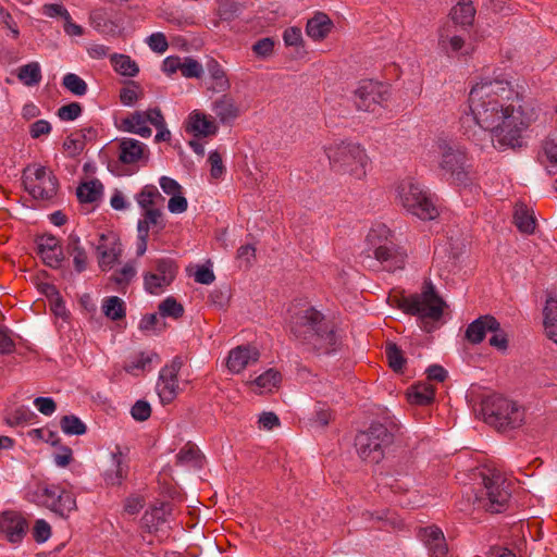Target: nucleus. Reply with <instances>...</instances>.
I'll return each instance as SVG.
<instances>
[{
	"mask_svg": "<svg viewBox=\"0 0 557 557\" xmlns=\"http://www.w3.org/2000/svg\"><path fill=\"white\" fill-rule=\"evenodd\" d=\"M469 113L495 149L520 147L523 134L534 123L533 110L524 107L512 84L502 75L484 74L471 87Z\"/></svg>",
	"mask_w": 557,
	"mask_h": 557,
	"instance_id": "nucleus-1",
	"label": "nucleus"
},
{
	"mask_svg": "<svg viewBox=\"0 0 557 557\" xmlns=\"http://www.w3.org/2000/svg\"><path fill=\"white\" fill-rule=\"evenodd\" d=\"M292 333L304 346L318 354H331L342 342L334 323L314 308L305 309L296 318Z\"/></svg>",
	"mask_w": 557,
	"mask_h": 557,
	"instance_id": "nucleus-2",
	"label": "nucleus"
},
{
	"mask_svg": "<svg viewBox=\"0 0 557 557\" xmlns=\"http://www.w3.org/2000/svg\"><path fill=\"white\" fill-rule=\"evenodd\" d=\"M332 171L350 181H364L371 166L367 149L352 140H334L323 147Z\"/></svg>",
	"mask_w": 557,
	"mask_h": 557,
	"instance_id": "nucleus-3",
	"label": "nucleus"
},
{
	"mask_svg": "<svg viewBox=\"0 0 557 557\" xmlns=\"http://www.w3.org/2000/svg\"><path fill=\"white\" fill-rule=\"evenodd\" d=\"M395 201L407 213L422 221H433L441 214L437 198L411 177L405 178L396 185Z\"/></svg>",
	"mask_w": 557,
	"mask_h": 557,
	"instance_id": "nucleus-4",
	"label": "nucleus"
},
{
	"mask_svg": "<svg viewBox=\"0 0 557 557\" xmlns=\"http://www.w3.org/2000/svg\"><path fill=\"white\" fill-rule=\"evenodd\" d=\"M481 476L482 486L476 493L479 506L491 512L505 510L511 496L512 480L495 468H485Z\"/></svg>",
	"mask_w": 557,
	"mask_h": 557,
	"instance_id": "nucleus-5",
	"label": "nucleus"
},
{
	"mask_svg": "<svg viewBox=\"0 0 557 557\" xmlns=\"http://www.w3.org/2000/svg\"><path fill=\"white\" fill-rule=\"evenodd\" d=\"M438 149L441 151L438 160L441 176L457 186L470 184L473 176V166L468 151L458 145L446 141H441Z\"/></svg>",
	"mask_w": 557,
	"mask_h": 557,
	"instance_id": "nucleus-6",
	"label": "nucleus"
},
{
	"mask_svg": "<svg viewBox=\"0 0 557 557\" xmlns=\"http://www.w3.org/2000/svg\"><path fill=\"white\" fill-rule=\"evenodd\" d=\"M482 414L486 423L500 431L518 429L523 425L525 420V411L522 406L498 394L484 398Z\"/></svg>",
	"mask_w": 557,
	"mask_h": 557,
	"instance_id": "nucleus-7",
	"label": "nucleus"
},
{
	"mask_svg": "<svg viewBox=\"0 0 557 557\" xmlns=\"http://www.w3.org/2000/svg\"><path fill=\"white\" fill-rule=\"evenodd\" d=\"M388 300L397 301L398 307L406 313L431 320L441 319L445 305L431 284L425 285L420 294L399 299L391 296Z\"/></svg>",
	"mask_w": 557,
	"mask_h": 557,
	"instance_id": "nucleus-8",
	"label": "nucleus"
},
{
	"mask_svg": "<svg viewBox=\"0 0 557 557\" xmlns=\"http://www.w3.org/2000/svg\"><path fill=\"white\" fill-rule=\"evenodd\" d=\"M393 442V434L381 423H372L360 432L355 440L358 455L366 461L377 463L384 457V450Z\"/></svg>",
	"mask_w": 557,
	"mask_h": 557,
	"instance_id": "nucleus-9",
	"label": "nucleus"
},
{
	"mask_svg": "<svg viewBox=\"0 0 557 557\" xmlns=\"http://www.w3.org/2000/svg\"><path fill=\"white\" fill-rule=\"evenodd\" d=\"M33 500L61 517H67L76 509L74 494L59 484H38L33 493Z\"/></svg>",
	"mask_w": 557,
	"mask_h": 557,
	"instance_id": "nucleus-10",
	"label": "nucleus"
},
{
	"mask_svg": "<svg viewBox=\"0 0 557 557\" xmlns=\"http://www.w3.org/2000/svg\"><path fill=\"white\" fill-rule=\"evenodd\" d=\"M135 200L141 210L137 224L149 225L158 232L164 230L165 218L162 211L164 198L154 185H146L136 194Z\"/></svg>",
	"mask_w": 557,
	"mask_h": 557,
	"instance_id": "nucleus-11",
	"label": "nucleus"
},
{
	"mask_svg": "<svg viewBox=\"0 0 557 557\" xmlns=\"http://www.w3.org/2000/svg\"><path fill=\"white\" fill-rule=\"evenodd\" d=\"M389 85L374 79H361L354 90V102L358 110L375 112L391 99Z\"/></svg>",
	"mask_w": 557,
	"mask_h": 557,
	"instance_id": "nucleus-12",
	"label": "nucleus"
},
{
	"mask_svg": "<svg viewBox=\"0 0 557 557\" xmlns=\"http://www.w3.org/2000/svg\"><path fill=\"white\" fill-rule=\"evenodd\" d=\"M437 51L448 59H461L473 52L466 34L454 23H444L437 29Z\"/></svg>",
	"mask_w": 557,
	"mask_h": 557,
	"instance_id": "nucleus-13",
	"label": "nucleus"
},
{
	"mask_svg": "<svg viewBox=\"0 0 557 557\" xmlns=\"http://www.w3.org/2000/svg\"><path fill=\"white\" fill-rule=\"evenodd\" d=\"M24 186L36 199H50L57 194L58 181L46 166L29 165L24 172Z\"/></svg>",
	"mask_w": 557,
	"mask_h": 557,
	"instance_id": "nucleus-14",
	"label": "nucleus"
},
{
	"mask_svg": "<svg viewBox=\"0 0 557 557\" xmlns=\"http://www.w3.org/2000/svg\"><path fill=\"white\" fill-rule=\"evenodd\" d=\"M178 267L170 258L156 259L152 269L144 275V287L151 295H161L173 283Z\"/></svg>",
	"mask_w": 557,
	"mask_h": 557,
	"instance_id": "nucleus-15",
	"label": "nucleus"
},
{
	"mask_svg": "<svg viewBox=\"0 0 557 557\" xmlns=\"http://www.w3.org/2000/svg\"><path fill=\"white\" fill-rule=\"evenodd\" d=\"M163 115L159 109H149L147 111H135L120 120V128L124 132L137 134L144 138L151 136L152 132L149 125L161 127Z\"/></svg>",
	"mask_w": 557,
	"mask_h": 557,
	"instance_id": "nucleus-16",
	"label": "nucleus"
},
{
	"mask_svg": "<svg viewBox=\"0 0 557 557\" xmlns=\"http://www.w3.org/2000/svg\"><path fill=\"white\" fill-rule=\"evenodd\" d=\"M183 366L180 358H174L171 363L165 364L159 373L157 393L162 404H171L180 394L181 387L178 373Z\"/></svg>",
	"mask_w": 557,
	"mask_h": 557,
	"instance_id": "nucleus-17",
	"label": "nucleus"
},
{
	"mask_svg": "<svg viewBox=\"0 0 557 557\" xmlns=\"http://www.w3.org/2000/svg\"><path fill=\"white\" fill-rule=\"evenodd\" d=\"M260 359V350L255 345H238L228 351L225 366L230 373L239 374Z\"/></svg>",
	"mask_w": 557,
	"mask_h": 557,
	"instance_id": "nucleus-18",
	"label": "nucleus"
},
{
	"mask_svg": "<svg viewBox=\"0 0 557 557\" xmlns=\"http://www.w3.org/2000/svg\"><path fill=\"white\" fill-rule=\"evenodd\" d=\"M184 128L196 138H207L216 135L219 125L215 117L195 109L188 114Z\"/></svg>",
	"mask_w": 557,
	"mask_h": 557,
	"instance_id": "nucleus-19",
	"label": "nucleus"
},
{
	"mask_svg": "<svg viewBox=\"0 0 557 557\" xmlns=\"http://www.w3.org/2000/svg\"><path fill=\"white\" fill-rule=\"evenodd\" d=\"M122 255V245L116 234H102L97 245L99 267L102 271L111 270Z\"/></svg>",
	"mask_w": 557,
	"mask_h": 557,
	"instance_id": "nucleus-20",
	"label": "nucleus"
},
{
	"mask_svg": "<svg viewBox=\"0 0 557 557\" xmlns=\"http://www.w3.org/2000/svg\"><path fill=\"white\" fill-rule=\"evenodd\" d=\"M27 522L23 516L15 511L0 513V532L11 543H18L26 533Z\"/></svg>",
	"mask_w": 557,
	"mask_h": 557,
	"instance_id": "nucleus-21",
	"label": "nucleus"
},
{
	"mask_svg": "<svg viewBox=\"0 0 557 557\" xmlns=\"http://www.w3.org/2000/svg\"><path fill=\"white\" fill-rule=\"evenodd\" d=\"M419 539L428 548L431 557H447L448 546L443 531L436 525H428L419 531Z\"/></svg>",
	"mask_w": 557,
	"mask_h": 557,
	"instance_id": "nucleus-22",
	"label": "nucleus"
},
{
	"mask_svg": "<svg viewBox=\"0 0 557 557\" xmlns=\"http://www.w3.org/2000/svg\"><path fill=\"white\" fill-rule=\"evenodd\" d=\"M374 258L388 271L403 269L406 262L407 252L396 240L380 247L373 252Z\"/></svg>",
	"mask_w": 557,
	"mask_h": 557,
	"instance_id": "nucleus-23",
	"label": "nucleus"
},
{
	"mask_svg": "<svg viewBox=\"0 0 557 557\" xmlns=\"http://www.w3.org/2000/svg\"><path fill=\"white\" fill-rule=\"evenodd\" d=\"M149 150L141 141L122 138L119 141V160L124 164H136L148 159Z\"/></svg>",
	"mask_w": 557,
	"mask_h": 557,
	"instance_id": "nucleus-24",
	"label": "nucleus"
},
{
	"mask_svg": "<svg viewBox=\"0 0 557 557\" xmlns=\"http://www.w3.org/2000/svg\"><path fill=\"white\" fill-rule=\"evenodd\" d=\"M211 110L222 124H230L242 114V110L236 100L225 92L211 103Z\"/></svg>",
	"mask_w": 557,
	"mask_h": 557,
	"instance_id": "nucleus-25",
	"label": "nucleus"
},
{
	"mask_svg": "<svg viewBox=\"0 0 557 557\" xmlns=\"http://www.w3.org/2000/svg\"><path fill=\"white\" fill-rule=\"evenodd\" d=\"M497 327L498 321L493 315H481L467 326L465 337L469 343L476 345L483 342L487 333L496 331Z\"/></svg>",
	"mask_w": 557,
	"mask_h": 557,
	"instance_id": "nucleus-26",
	"label": "nucleus"
},
{
	"mask_svg": "<svg viewBox=\"0 0 557 557\" xmlns=\"http://www.w3.org/2000/svg\"><path fill=\"white\" fill-rule=\"evenodd\" d=\"M282 382V374L276 369H268L253 380L245 384L256 394H268L276 391Z\"/></svg>",
	"mask_w": 557,
	"mask_h": 557,
	"instance_id": "nucleus-27",
	"label": "nucleus"
},
{
	"mask_svg": "<svg viewBox=\"0 0 557 557\" xmlns=\"http://www.w3.org/2000/svg\"><path fill=\"white\" fill-rule=\"evenodd\" d=\"M333 21L323 12H315L306 24V34L313 41L324 40L333 30Z\"/></svg>",
	"mask_w": 557,
	"mask_h": 557,
	"instance_id": "nucleus-28",
	"label": "nucleus"
},
{
	"mask_svg": "<svg viewBox=\"0 0 557 557\" xmlns=\"http://www.w3.org/2000/svg\"><path fill=\"white\" fill-rule=\"evenodd\" d=\"M38 253L42 261L51 268H58L61 264L62 251L59 240L54 236H41L38 239Z\"/></svg>",
	"mask_w": 557,
	"mask_h": 557,
	"instance_id": "nucleus-29",
	"label": "nucleus"
},
{
	"mask_svg": "<svg viewBox=\"0 0 557 557\" xmlns=\"http://www.w3.org/2000/svg\"><path fill=\"white\" fill-rule=\"evenodd\" d=\"M160 358L158 354L153 351H141L134 356H132L124 366V369L127 373L133 375H138L146 371H150L153 367V363H159Z\"/></svg>",
	"mask_w": 557,
	"mask_h": 557,
	"instance_id": "nucleus-30",
	"label": "nucleus"
},
{
	"mask_svg": "<svg viewBox=\"0 0 557 557\" xmlns=\"http://www.w3.org/2000/svg\"><path fill=\"white\" fill-rule=\"evenodd\" d=\"M206 67L211 81L210 89L214 92H226L231 88V82L223 66L211 58L207 61Z\"/></svg>",
	"mask_w": 557,
	"mask_h": 557,
	"instance_id": "nucleus-31",
	"label": "nucleus"
},
{
	"mask_svg": "<svg viewBox=\"0 0 557 557\" xmlns=\"http://www.w3.org/2000/svg\"><path fill=\"white\" fill-rule=\"evenodd\" d=\"M366 240L369 247L376 250L380 247L386 246L396 240L394 232L383 223H376L369 230Z\"/></svg>",
	"mask_w": 557,
	"mask_h": 557,
	"instance_id": "nucleus-32",
	"label": "nucleus"
},
{
	"mask_svg": "<svg viewBox=\"0 0 557 557\" xmlns=\"http://www.w3.org/2000/svg\"><path fill=\"white\" fill-rule=\"evenodd\" d=\"M436 388L430 382H421L412 385L407 392L408 401L412 405L426 406L433 403Z\"/></svg>",
	"mask_w": 557,
	"mask_h": 557,
	"instance_id": "nucleus-33",
	"label": "nucleus"
},
{
	"mask_svg": "<svg viewBox=\"0 0 557 557\" xmlns=\"http://www.w3.org/2000/svg\"><path fill=\"white\" fill-rule=\"evenodd\" d=\"M90 25L104 36H116L119 34L120 24L101 9L90 13Z\"/></svg>",
	"mask_w": 557,
	"mask_h": 557,
	"instance_id": "nucleus-34",
	"label": "nucleus"
},
{
	"mask_svg": "<svg viewBox=\"0 0 557 557\" xmlns=\"http://www.w3.org/2000/svg\"><path fill=\"white\" fill-rule=\"evenodd\" d=\"M513 223L524 234H532L536 227V220L531 208L517 203L513 211Z\"/></svg>",
	"mask_w": 557,
	"mask_h": 557,
	"instance_id": "nucleus-35",
	"label": "nucleus"
},
{
	"mask_svg": "<svg viewBox=\"0 0 557 557\" xmlns=\"http://www.w3.org/2000/svg\"><path fill=\"white\" fill-rule=\"evenodd\" d=\"M94 129L83 128L71 133L63 143L64 151L69 157H75L79 154L86 145L87 138L94 135Z\"/></svg>",
	"mask_w": 557,
	"mask_h": 557,
	"instance_id": "nucleus-36",
	"label": "nucleus"
},
{
	"mask_svg": "<svg viewBox=\"0 0 557 557\" xmlns=\"http://www.w3.org/2000/svg\"><path fill=\"white\" fill-rule=\"evenodd\" d=\"M451 20L447 23H454L458 27L459 25L468 26L471 25L475 16V8L471 0H460L450 12Z\"/></svg>",
	"mask_w": 557,
	"mask_h": 557,
	"instance_id": "nucleus-37",
	"label": "nucleus"
},
{
	"mask_svg": "<svg viewBox=\"0 0 557 557\" xmlns=\"http://www.w3.org/2000/svg\"><path fill=\"white\" fill-rule=\"evenodd\" d=\"M543 315L545 334L557 345V298L547 299L543 310Z\"/></svg>",
	"mask_w": 557,
	"mask_h": 557,
	"instance_id": "nucleus-38",
	"label": "nucleus"
},
{
	"mask_svg": "<svg viewBox=\"0 0 557 557\" xmlns=\"http://www.w3.org/2000/svg\"><path fill=\"white\" fill-rule=\"evenodd\" d=\"M16 77L26 87L39 85L42 79L40 64L37 61H32L17 67Z\"/></svg>",
	"mask_w": 557,
	"mask_h": 557,
	"instance_id": "nucleus-39",
	"label": "nucleus"
},
{
	"mask_svg": "<svg viewBox=\"0 0 557 557\" xmlns=\"http://www.w3.org/2000/svg\"><path fill=\"white\" fill-rule=\"evenodd\" d=\"M76 194L81 202L94 203L101 198L103 185L98 180H90L82 183L77 187Z\"/></svg>",
	"mask_w": 557,
	"mask_h": 557,
	"instance_id": "nucleus-40",
	"label": "nucleus"
},
{
	"mask_svg": "<svg viewBox=\"0 0 557 557\" xmlns=\"http://www.w3.org/2000/svg\"><path fill=\"white\" fill-rule=\"evenodd\" d=\"M202 455L200 449L191 443H186L176 455L177 463L187 467H201Z\"/></svg>",
	"mask_w": 557,
	"mask_h": 557,
	"instance_id": "nucleus-41",
	"label": "nucleus"
},
{
	"mask_svg": "<svg viewBox=\"0 0 557 557\" xmlns=\"http://www.w3.org/2000/svg\"><path fill=\"white\" fill-rule=\"evenodd\" d=\"M110 62L120 75L133 77L139 72L137 63L128 55L114 53L110 57Z\"/></svg>",
	"mask_w": 557,
	"mask_h": 557,
	"instance_id": "nucleus-42",
	"label": "nucleus"
},
{
	"mask_svg": "<svg viewBox=\"0 0 557 557\" xmlns=\"http://www.w3.org/2000/svg\"><path fill=\"white\" fill-rule=\"evenodd\" d=\"M158 312L162 319L171 318L173 320L181 319L185 313L184 306L173 296H168L158 306Z\"/></svg>",
	"mask_w": 557,
	"mask_h": 557,
	"instance_id": "nucleus-43",
	"label": "nucleus"
},
{
	"mask_svg": "<svg viewBox=\"0 0 557 557\" xmlns=\"http://www.w3.org/2000/svg\"><path fill=\"white\" fill-rule=\"evenodd\" d=\"M67 252L73 258L74 267L77 272H83L87 268V253L81 246L77 237H70Z\"/></svg>",
	"mask_w": 557,
	"mask_h": 557,
	"instance_id": "nucleus-44",
	"label": "nucleus"
},
{
	"mask_svg": "<svg viewBox=\"0 0 557 557\" xmlns=\"http://www.w3.org/2000/svg\"><path fill=\"white\" fill-rule=\"evenodd\" d=\"M102 311L107 318L120 320L125 317L124 301L116 296L107 297L102 302Z\"/></svg>",
	"mask_w": 557,
	"mask_h": 557,
	"instance_id": "nucleus-45",
	"label": "nucleus"
},
{
	"mask_svg": "<svg viewBox=\"0 0 557 557\" xmlns=\"http://www.w3.org/2000/svg\"><path fill=\"white\" fill-rule=\"evenodd\" d=\"M208 163L210 165L209 182L212 184H216L224 177L226 172L222 154L216 150L211 151L208 157Z\"/></svg>",
	"mask_w": 557,
	"mask_h": 557,
	"instance_id": "nucleus-46",
	"label": "nucleus"
},
{
	"mask_svg": "<svg viewBox=\"0 0 557 557\" xmlns=\"http://www.w3.org/2000/svg\"><path fill=\"white\" fill-rule=\"evenodd\" d=\"M60 428L66 435H83L87 430L83 421L73 414L62 417Z\"/></svg>",
	"mask_w": 557,
	"mask_h": 557,
	"instance_id": "nucleus-47",
	"label": "nucleus"
},
{
	"mask_svg": "<svg viewBox=\"0 0 557 557\" xmlns=\"http://www.w3.org/2000/svg\"><path fill=\"white\" fill-rule=\"evenodd\" d=\"M165 327V322L157 313H148L139 322V330L146 333H161Z\"/></svg>",
	"mask_w": 557,
	"mask_h": 557,
	"instance_id": "nucleus-48",
	"label": "nucleus"
},
{
	"mask_svg": "<svg viewBox=\"0 0 557 557\" xmlns=\"http://www.w3.org/2000/svg\"><path fill=\"white\" fill-rule=\"evenodd\" d=\"M27 436L34 443L45 442L52 446H57L60 442V437H59L58 433L47 426L39 428V429H32L27 432Z\"/></svg>",
	"mask_w": 557,
	"mask_h": 557,
	"instance_id": "nucleus-49",
	"label": "nucleus"
},
{
	"mask_svg": "<svg viewBox=\"0 0 557 557\" xmlns=\"http://www.w3.org/2000/svg\"><path fill=\"white\" fill-rule=\"evenodd\" d=\"M62 84L73 95L84 96L87 92L86 82L74 73L64 75Z\"/></svg>",
	"mask_w": 557,
	"mask_h": 557,
	"instance_id": "nucleus-50",
	"label": "nucleus"
},
{
	"mask_svg": "<svg viewBox=\"0 0 557 557\" xmlns=\"http://www.w3.org/2000/svg\"><path fill=\"white\" fill-rule=\"evenodd\" d=\"M52 459L58 468H66L74 461L73 449L65 445H57Z\"/></svg>",
	"mask_w": 557,
	"mask_h": 557,
	"instance_id": "nucleus-51",
	"label": "nucleus"
},
{
	"mask_svg": "<svg viewBox=\"0 0 557 557\" xmlns=\"http://www.w3.org/2000/svg\"><path fill=\"white\" fill-rule=\"evenodd\" d=\"M385 352L389 367L395 372H401L405 364V358L401 350L395 344H388Z\"/></svg>",
	"mask_w": 557,
	"mask_h": 557,
	"instance_id": "nucleus-52",
	"label": "nucleus"
},
{
	"mask_svg": "<svg viewBox=\"0 0 557 557\" xmlns=\"http://www.w3.org/2000/svg\"><path fill=\"white\" fill-rule=\"evenodd\" d=\"M35 417V413L27 407L21 406L8 414L7 422L10 425H20L30 422Z\"/></svg>",
	"mask_w": 557,
	"mask_h": 557,
	"instance_id": "nucleus-53",
	"label": "nucleus"
},
{
	"mask_svg": "<svg viewBox=\"0 0 557 557\" xmlns=\"http://www.w3.org/2000/svg\"><path fill=\"white\" fill-rule=\"evenodd\" d=\"M181 73L186 78H200L203 74V66L197 60L187 57L183 59Z\"/></svg>",
	"mask_w": 557,
	"mask_h": 557,
	"instance_id": "nucleus-54",
	"label": "nucleus"
},
{
	"mask_svg": "<svg viewBox=\"0 0 557 557\" xmlns=\"http://www.w3.org/2000/svg\"><path fill=\"white\" fill-rule=\"evenodd\" d=\"M148 47L159 54L164 53L169 48V42L165 35L161 32L152 33L146 38Z\"/></svg>",
	"mask_w": 557,
	"mask_h": 557,
	"instance_id": "nucleus-55",
	"label": "nucleus"
},
{
	"mask_svg": "<svg viewBox=\"0 0 557 557\" xmlns=\"http://www.w3.org/2000/svg\"><path fill=\"white\" fill-rule=\"evenodd\" d=\"M82 114V106L78 102H71L58 109L57 115L61 121L70 122Z\"/></svg>",
	"mask_w": 557,
	"mask_h": 557,
	"instance_id": "nucleus-56",
	"label": "nucleus"
},
{
	"mask_svg": "<svg viewBox=\"0 0 557 557\" xmlns=\"http://www.w3.org/2000/svg\"><path fill=\"white\" fill-rule=\"evenodd\" d=\"M51 536V527L44 520L38 519L35 521L33 527V537L37 543H45Z\"/></svg>",
	"mask_w": 557,
	"mask_h": 557,
	"instance_id": "nucleus-57",
	"label": "nucleus"
},
{
	"mask_svg": "<svg viewBox=\"0 0 557 557\" xmlns=\"http://www.w3.org/2000/svg\"><path fill=\"white\" fill-rule=\"evenodd\" d=\"M283 40L287 47H304L301 29L296 26L288 27L284 30Z\"/></svg>",
	"mask_w": 557,
	"mask_h": 557,
	"instance_id": "nucleus-58",
	"label": "nucleus"
},
{
	"mask_svg": "<svg viewBox=\"0 0 557 557\" xmlns=\"http://www.w3.org/2000/svg\"><path fill=\"white\" fill-rule=\"evenodd\" d=\"M275 42L272 38H262L252 45L253 53L262 59L270 57L274 51Z\"/></svg>",
	"mask_w": 557,
	"mask_h": 557,
	"instance_id": "nucleus-59",
	"label": "nucleus"
},
{
	"mask_svg": "<svg viewBox=\"0 0 557 557\" xmlns=\"http://www.w3.org/2000/svg\"><path fill=\"white\" fill-rule=\"evenodd\" d=\"M126 472L120 460H114V468L104 473V481L108 485H120L125 478Z\"/></svg>",
	"mask_w": 557,
	"mask_h": 557,
	"instance_id": "nucleus-60",
	"label": "nucleus"
},
{
	"mask_svg": "<svg viewBox=\"0 0 557 557\" xmlns=\"http://www.w3.org/2000/svg\"><path fill=\"white\" fill-rule=\"evenodd\" d=\"M188 201L184 196V190L181 194H175L174 196H170L168 201V209L171 213L180 214L187 210Z\"/></svg>",
	"mask_w": 557,
	"mask_h": 557,
	"instance_id": "nucleus-61",
	"label": "nucleus"
},
{
	"mask_svg": "<svg viewBox=\"0 0 557 557\" xmlns=\"http://www.w3.org/2000/svg\"><path fill=\"white\" fill-rule=\"evenodd\" d=\"M491 333L490 345L499 351H505L508 348V335L500 327V324L498 323L497 330L491 331Z\"/></svg>",
	"mask_w": 557,
	"mask_h": 557,
	"instance_id": "nucleus-62",
	"label": "nucleus"
},
{
	"mask_svg": "<svg viewBox=\"0 0 557 557\" xmlns=\"http://www.w3.org/2000/svg\"><path fill=\"white\" fill-rule=\"evenodd\" d=\"M52 126L47 120H37L29 125V135L34 139L50 135Z\"/></svg>",
	"mask_w": 557,
	"mask_h": 557,
	"instance_id": "nucleus-63",
	"label": "nucleus"
},
{
	"mask_svg": "<svg viewBox=\"0 0 557 557\" xmlns=\"http://www.w3.org/2000/svg\"><path fill=\"white\" fill-rule=\"evenodd\" d=\"M332 419H333V413L329 407H326L325 405H321V404H319L315 407L313 423L317 426L324 428L330 423V421Z\"/></svg>",
	"mask_w": 557,
	"mask_h": 557,
	"instance_id": "nucleus-64",
	"label": "nucleus"
}]
</instances>
